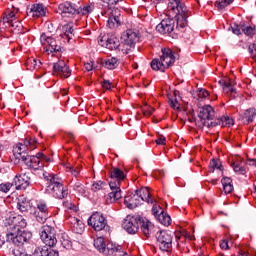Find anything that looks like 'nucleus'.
<instances>
[{
    "mask_svg": "<svg viewBox=\"0 0 256 256\" xmlns=\"http://www.w3.org/2000/svg\"><path fill=\"white\" fill-rule=\"evenodd\" d=\"M5 225H9L10 229L17 231V229H25L27 227V221L21 215L10 212L5 219Z\"/></svg>",
    "mask_w": 256,
    "mask_h": 256,
    "instance_id": "f8f14e48",
    "label": "nucleus"
},
{
    "mask_svg": "<svg viewBox=\"0 0 256 256\" xmlns=\"http://www.w3.org/2000/svg\"><path fill=\"white\" fill-rule=\"evenodd\" d=\"M31 178L27 174H21L14 178L13 185L18 191H24L29 185H31Z\"/></svg>",
    "mask_w": 256,
    "mask_h": 256,
    "instance_id": "412c9836",
    "label": "nucleus"
},
{
    "mask_svg": "<svg viewBox=\"0 0 256 256\" xmlns=\"http://www.w3.org/2000/svg\"><path fill=\"white\" fill-rule=\"evenodd\" d=\"M45 164L43 161L39 160V158L32 156V162L30 163V168L37 170V169H43Z\"/></svg>",
    "mask_w": 256,
    "mask_h": 256,
    "instance_id": "e433bc0d",
    "label": "nucleus"
},
{
    "mask_svg": "<svg viewBox=\"0 0 256 256\" xmlns=\"http://www.w3.org/2000/svg\"><path fill=\"white\" fill-rule=\"evenodd\" d=\"M157 145H165L166 139L164 136H160L158 139H156Z\"/></svg>",
    "mask_w": 256,
    "mask_h": 256,
    "instance_id": "0e129e2a",
    "label": "nucleus"
},
{
    "mask_svg": "<svg viewBox=\"0 0 256 256\" xmlns=\"http://www.w3.org/2000/svg\"><path fill=\"white\" fill-rule=\"evenodd\" d=\"M157 220L159 221V223H161V225H164L165 227H169V225H171V216L165 214L163 211L160 212Z\"/></svg>",
    "mask_w": 256,
    "mask_h": 256,
    "instance_id": "2f4dec72",
    "label": "nucleus"
},
{
    "mask_svg": "<svg viewBox=\"0 0 256 256\" xmlns=\"http://www.w3.org/2000/svg\"><path fill=\"white\" fill-rule=\"evenodd\" d=\"M43 177L44 179H46V181H48L47 185H49V183H51V177H57V175H51L47 172L43 173Z\"/></svg>",
    "mask_w": 256,
    "mask_h": 256,
    "instance_id": "052dcab7",
    "label": "nucleus"
},
{
    "mask_svg": "<svg viewBox=\"0 0 256 256\" xmlns=\"http://www.w3.org/2000/svg\"><path fill=\"white\" fill-rule=\"evenodd\" d=\"M157 245L160 251L169 253L173 249V236L167 231H159L156 233Z\"/></svg>",
    "mask_w": 256,
    "mask_h": 256,
    "instance_id": "1a4fd4ad",
    "label": "nucleus"
},
{
    "mask_svg": "<svg viewBox=\"0 0 256 256\" xmlns=\"http://www.w3.org/2000/svg\"><path fill=\"white\" fill-rule=\"evenodd\" d=\"M86 71H93V62H87L84 64Z\"/></svg>",
    "mask_w": 256,
    "mask_h": 256,
    "instance_id": "338daca9",
    "label": "nucleus"
},
{
    "mask_svg": "<svg viewBox=\"0 0 256 256\" xmlns=\"http://www.w3.org/2000/svg\"><path fill=\"white\" fill-rule=\"evenodd\" d=\"M248 51L251 55V57H256V44H250L248 47Z\"/></svg>",
    "mask_w": 256,
    "mask_h": 256,
    "instance_id": "603ef678",
    "label": "nucleus"
},
{
    "mask_svg": "<svg viewBox=\"0 0 256 256\" xmlns=\"http://www.w3.org/2000/svg\"><path fill=\"white\" fill-rule=\"evenodd\" d=\"M17 208L22 213H25V211H29V209L31 208V203L24 196H20L18 198Z\"/></svg>",
    "mask_w": 256,
    "mask_h": 256,
    "instance_id": "bb28decb",
    "label": "nucleus"
},
{
    "mask_svg": "<svg viewBox=\"0 0 256 256\" xmlns=\"http://www.w3.org/2000/svg\"><path fill=\"white\" fill-rule=\"evenodd\" d=\"M40 41L44 47H46L45 52L48 55H53V53H59L61 52V45L55 40L53 37H47V35L42 34L40 36Z\"/></svg>",
    "mask_w": 256,
    "mask_h": 256,
    "instance_id": "4468645a",
    "label": "nucleus"
},
{
    "mask_svg": "<svg viewBox=\"0 0 256 256\" xmlns=\"http://www.w3.org/2000/svg\"><path fill=\"white\" fill-rule=\"evenodd\" d=\"M168 11L175 14L176 27L183 29L187 26V17H189V10L183 3V0H168Z\"/></svg>",
    "mask_w": 256,
    "mask_h": 256,
    "instance_id": "7ed1b4c3",
    "label": "nucleus"
},
{
    "mask_svg": "<svg viewBox=\"0 0 256 256\" xmlns=\"http://www.w3.org/2000/svg\"><path fill=\"white\" fill-rule=\"evenodd\" d=\"M139 41V36L135 30H126L121 36L122 52L126 55L135 49V44Z\"/></svg>",
    "mask_w": 256,
    "mask_h": 256,
    "instance_id": "0eeeda50",
    "label": "nucleus"
},
{
    "mask_svg": "<svg viewBox=\"0 0 256 256\" xmlns=\"http://www.w3.org/2000/svg\"><path fill=\"white\" fill-rule=\"evenodd\" d=\"M103 3H107V5H117L119 1L123 0H102Z\"/></svg>",
    "mask_w": 256,
    "mask_h": 256,
    "instance_id": "69168bd1",
    "label": "nucleus"
},
{
    "mask_svg": "<svg viewBox=\"0 0 256 256\" xmlns=\"http://www.w3.org/2000/svg\"><path fill=\"white\" fill-rule=\"evenodd\" d=\"M94 247L99 253L105 256H129V254L123 250V246L113 244L112 242L106 244L105 238L102 236L94 240Z\"/></svg>",
    "mask_w": 256,
    "mask_h": 256,
    "instance_id": "20e7f679",
    "label": "nucleus"
},
{
    "mask_svg": "<svg viewBox=\"0 0 256 256\" xmlns=\"http://www.w3.org/2000/svg\"><path fill=\"white\" fill-rule=\"evenodd\" d=\"M98 44L101 45V47L110 49V51H115V49H119V47H121L119 38L113 35L110 36L109 34L100 35L98 38Z\"/></svg>",
    "mask_w": 256,
    "mask_h": 256,
    "instance_id": "ddd939ff",
    "label": "nucleus"
},
{
    "mask_svg": "<svg viewBox=\"0 0 256 256\" xmlns=\"http://www.w3.org/2000/svg\"><path fill=\"white\" fill-rule=\"evenodd\" d=\"M46 256H59V252L48 247V255Z\"/></svg>",
    "mask_w": 256,
    "mask_h": 256,
    "instance_id": "e2e57ef3",
    "label": "nucleus"
},
{
    "mask_svg": "<svg viewBox=\"0 0 256 256\" xmlns=\"http://www.w3.org/2000/svg\"><path fill=\"white\" fill-rule=\"evenodd\" d=\"M35 143H37V140L35 138L25 139L24 143H19L13 148L14 155H21V153H27V151L30 149V151H33L35 149Z\"/></svg>",
    "mask_w": 256,
    "mask_h": 256,
    "instance_id": "dca6fc26",
    "label": "nucleus"
},
{
    "mask_svg": "<svg viewBox=\"0 0 256 256\" xmlns=\"http://www.w3.org/2000/svg\"><path fill=\"white\" fill-rule=\"evenodd\" d=\"M139 223H141V220L139 218L128 215L123 223L122 227L129 233L130 235H135L137 231H139Z\"/></svg>",
    "mask_w": 256,
    "mask_h": 256,
    "instance_id": "2eb2a0df",
    "label": "nucleus"
},
{
    "mask_svg": "<svg viewBox=\"0 0 256 256\" xmlns=\"http://www.w3.org/2000/svg\"><path fill=\"white\" fill-rule=\"evenodd\" d=\"M220 247H221V249H224V250H227V249H229V240H222L221 242H220Z\"/></svg>",
    "mask_w": 256,
    "mask_h": 256,
    "instance_id": "13d9d810",
    "label": "nucleus"
},
{
    "mask_svg": "<svg viewBox=\"0 0 256 256\" xmlns=\"http://www.w3.org/2000/svg\"><path fill=\"white\" fill-rule=\"evenodd\" d=\"M42 63L38 59H29L26 61V67L28 71H33L34 69H40Z\"/></svg>",
    "mask_w": 256,
    "mask_h": 256,
    "instance_id": "473e14b6",
    "label": "nucleus"
},
{
    "mask_svg": "<svg viewBox=\"0 0 256 256\" xmlns=\"http://www.w3.org/2000/svg\"><path fill=\"white\" fill-rule=\"evenodd\" d=\"M53 74L67 79V77H71V69H69L65 61L60 60L53 64Z\"/></svg>",
    "mask_w": 256,
    "mask_h": 256,
    "instance_id": "6ab92c4d",
    "label": "nucleus"
},
{
    "mask_svg": "<svg viewBox=\"0 0 256 256\" xmlns=\"http://www.w3.org/2000/svg\"><path fill=\"white\" fill-rule=\"evenodd\" d=\"M225 195H229L233 191V184L223 186Z\"/></svg>",
    "mask_w": 256,
    "mask_h": 256,
    "instance_id": "4d7b16f0",
    "label": "nucleus"
},
{
    "mask_svg": "<svg viewBox=\"0 0 256 256\" xmlns=\"http://www.w3.org/2000/svg\"><path fill=\"white\" fill-rule=\"evenodd\" d=\"M31 237H32L31 232H25L19 228L7 234V239L9 241H12L14 245H17V247H19V245H23L24 243H27V241H29Z\"/></svg>",
    "mask_w": 256,
    "mask_h": 256,
    "instance_id": "9b49d317",
    "label": "nucleus"
},
{
    "mask_svg": "<svg viewBox=\"0 0 256 256\" xmlns=\"http://www.w3.org/2000/svg\"><path fill=\"white\" fill-rule=\"evenodd\" d=\"M65 32L63 35V39H68V42L71 41V39H73V27H71V25H67L66 27H64Z\"/></svg>",
    "mask_w": 256,
    "mask_h": 256,
    "instance_id": "a19ab883",
    "label": "nucleus"
},
{
    "mask_svg": "<svg viewBox=\"0 0 256 256\" xmlns=\"http://www.w3.org/2000/svg\"><path fill=\"white\" fill-rule=\"evenodd\" d=\"M8 26L12 27L13 33H15L16 35H19V29H17V27H21V22H18V21L8 22Z\"/></svg>",
    "mask_w": 256,
    "mask_h": 256,
    "instance_id": "c03bdc74",
    "label": "nucleus"
},
{
    "mask_svg": "<svg viewBox=\"0 0 256 256\" xmlns=\"http://www.w3.org/2000/svg\"><path fill=\"white\" fill-rule=\"evenodd\" d=\"M46 193L56 199H65L69 195V190L63 186L61 179L57 176H51L50 183L46 187Z\"/></svg>",
    "mask_w": 256,
    "mask_h": 256,
    "instance_id": "423d86ee",
    "label": "nucleus"
},
{
    "mask_svg": "<svg viewBox=\"0 0 256 256\" xmlns=\"http://www.w3.org/2000/svg\"><path fill=\"white\" fill-rule=\"evenodd\" d=\"M35 157H37L38 159H39V161H49V158L47 157V156H45V154H43V153H37V155L35 156Z\"/></svg>",
    "mask_w": 256,
    "mask_h": 256,
    "instance_id": "bf43d9fd",
    "label": "nucleus"
},
{
    "mask_svg": "<svg viewBox=\"0 0 256 256\" xmlns=\"http://www.w3.org/2000/svg\"><path fill=\"white\" fill-rule=\"evenodd\" d=\"M38 213L36 215V219L39 223H45L49 218V207L43 201L37 203Z\"/></svg>",
    "mask_w": 256,
    "mask_h": 256,
    "instance_id": "4be33fe9",
    "label": "nucleus"
},
{
    "mask_svg": "<svg viewBox=\"0 0 256 256\" xmlns=\"http://www.w3.org/2000/svg\"><path fill=\"white\" fill-rule=\"evenodd\" d=\"M63 207H65V209H70L75 211V209H77V206H75V204H73V202L67 200L65 202H63Z\"/></svg>",
    "mask_w": 256,
    "mask_h": 256,
    "instance_id": "a18cd8bd",
    "label": "nucleus"
},
{
    "mask_svg": "<svg viewBox=\"0 0 256 256\" xmlns=\"http://www.w3.org/2000/svg\"><path fill=\"white\" fill-rule=\"evenodd\" d=\"M243 162V158L239 157L236 162L232 164L235 173H239L240 175H245V173H247V168H245V166H242Z\"/></svg>",
    "mask_w": 256,
    "mask_h": 256,
    "instance_id": "cd10ccee",
    "label": "nucleus"
},
{
    "mask_svg": "<svg viewBox=\"0 0 256 256\" xmlns=\"http://www.w3.org/2000/svg\"><path fill=\"white\" fill-rule=\"evenodd\" d=\"M45 13H47V8L43 4H33L27 8L28 17H44Z\"/></svg>",
    "mask_w": 256,
    "mask_h": 256,
    "instance_id": "5701e85b",
    "label": "nucleus"
},
{
    "mask_svg": "<svg viewBox=\"0 0 256 256\" xmlns=\"http://www.w3.org/2000/svg\"><path fill=\"white\" fill-rule=\"evenodd\" d=\"M121 25V10L114 8L110 14L107 21V27L109 29H117Z\"/></svg>",
    "mask_w": 256,
    "mask_h": 256,
    "instance_id": "aec40b11",
    "label": "nucleus"
},
{
    "mask_svg": "<svg viewBox=\"0 0 256 256\" xmlns=\"http://www.w3.org/2000/svg\"><path fill=\"white\" fill-rule=\"evenodd\" d=\"M101 85L103 89L111 90V82L109 80H103Z\"/></svg>",
    "mask_w": 256,
    "mask_h": 256,
    "instance_id": "6e6d98bb",
    "label": "nucleus"
},
{
    "mask_svg": "<svg viewBox=\"0 0 256 256\" xmlns=\"http://www.w3.org/2000/svg\"><path fill=\"white\" fill-rule=\"evenodd\" d=\"M231 3H233V0H222L220 2H216L215 6L221 11L222 9H225L227 5H231Z\"/></svg>",
    "mask_w": 256,
    "mask_h": 256,
    "instance_id": "37998d69",
    "label": "nucleus"
},
{
    "mask_svg": "<svg viewBox=\"0 0 256 256\" xmlns=\"http://www.w3.org/2000/svg\"><path fill=\"white\" fill-rule=\"evenodd\" d=\"M14 156L16 157V159L23 161V163H25L27 167L31 166V163L33 162V157H34L27 154V152H20V154H14Z\"/></svg>",
    "mask_w": 256,
    "mask_h": 256,
    "instance_id": "c756f323",
    "label": "nucleus"
},
{
    "mask_svg": "<svg viewBox=\"0 0 256 256\" xmlns=\"http://www.w3.org/2000/svg\"><path fill=\"white\" fill-rule=\"evenodd\" d=\"M221 183H222L223 187H226L227 185H232L231 183H233V180H231L230 177H224L221 180Z\"/></svg>",
    "mask_w": 256,
    "mask_h": 256,
    "instance_id": "5fc2aeb1",
    "label": "nucleus"
},
{
    "mask_svg": "<svg viewBox=\"0 0 256 256\" xmlns=\"http://www.w3.org/2000/svg\"><path fill=\"white\" fill-rule=\"evenodd\" d=\"M198 95L202 99H207V97L209 96V91H207L206 89L200 88L198 89Z\"/></svg>",
    "mask_w": 256,
    "mask_h": 256,
    "instance_id": "09e8293b",
    "label": "nucleus"
},
{
    "mask_svg": "<svg viewBox=\"0 0 256 256\" xmlns=\"http://www.w3.org/2000/svg\"><path fill=\"white\" fill-rule=\"evenodd\" d=\"M5 17L3 18V23H11L12 21H15L16 17H15V11H11V10H8L6 13H5Z\"/></svg>",
    "mask_w": 256,
    "mask_h": 256,
    "instance_id": "58836bf2",
    "label": "nucleus"
},
{
    "mask_svg": "<svg viewBox=\"0 0 256 256\" xmlns=\"http://www.w3.org/2000/svg\"><path fill=\"white\" fill-rule=\"evenodd\" d=\"M153 111H155V108L151 106H147L143 109V113L146 117H151V115H153Z\"/></svg>",
    "mask_w": 256,
    "mask_h": 256,
    "instance_id": "de8ad7c7",
    "label": "nucleus"
},
{
    "mask_svg": "<svg viewBox=\"0 0 256 256\" xmlns=\"http://www.w3.org/2000/svg\"><path fill=\"white\" fill-rule=\"evenodd\" d=\"M232 33H234V35H241V25H237L235 24L234 26L231 27Z\"/></svg>",
    "mask_w": 256,
    "mask_h": 256,
    "instance_id": "864d4df0",
    "label": "nucleus"
},
{
    "mask_svg": "<svg viewBox=\"0 0 256 256\" xmlns=\"http://www.w3.org/2000/svg\"><path fill=\"white\" fill-rule=\"evenodd\" d=\"M49 255V246L36 247L31 256H47Z\"/></svg>",
    "mask_w": 256,
    "mask_h": 256,
    "instance_id": "72a5a7b5",
    "label": "nucleus"
},
{
    "mask_svg": "<svg viewBox=\"0 0 256 256\" xmlns=\"http://www.w3.org/2000/svg\"><path fill=\"white\" fill-rule=\"evenodd\" d=\"M58 13L62 15V17H71V15H75V13H77V10L73 5H71V3L65 2L59 5Z\"/></svg>",
    "mask_w": 256,
    "mask_h": 256,
    "instance_id": "393cba45",
    "label": "nucleus"
},
{
    "mask_svg": "<svg viewBox=\"0 0 256 256\" xmlns=\"http://www.w3.org/2000/svg\"><path fill=\"white\" fill-rule=\"evenodd\" d=\"M91 11H93V6H85L83 8V14L85 15V13H91Z\"/></svg>",
    "mask_w": 256,
    "mask_h": 256,
    "instance_id": "774afa93",
    "label": "nucleus"
},
{
    "mask_svg": "<svg viewBox=\"0 0 256 256\" xmlns=\"http://www.w3.org/2000/svg\"><path fill=\"white\" fill-rule=\"evenodd\" d=\"M244 165H249L250 167H256V159H248L244 162Z\"/></svg>",
    "mask_w": 256,
    "mask_h": 256,
    "instance_id": "680f3d73",
    "label": "nucleus"
},
{
    "mask_svg": "<svg viewBox=\"0 0 256 256\" xmlns=\"http://www.w3.org/2000/svg\"><path fill=\"white\" fill-rule=\"evenodd\" d=\"M219 85L222 87L223 93L235 99L237 97V90L235 89V81L230 78H224L219 81Z\"/></svg>",
    "mask_w": 256,
    "mask_h": 256,
    "instance_id": "f3484780",
    "label": "nucleus"
},
{
    "mask_svg": "<svg viewBox=\"0 0 256 256\" xmlns=\"http://www.w3.org/2000/svg\"><path fill=\"white\" fill-rule=\"evenodd\" d=\"M136 194L139 196L141 201H146V203H153V199H151V192H149V188H142L140 190H136Z\"/></svg>",
    "mask_w": 256,
    "mask_h": 256,
    "instance_id": "a878e982",
    "label": "nucleus"
},
{
    "mask_svg": "<svg viewBox=\"0 0 256 256\" xmlns=\"http://www.w3.org/2000/svg\"><path fill=\"white\" fill-rule=\"evenodd\" d=\"M61 245L64 249H71V247L73 246V244L71 243V240L69 239L68 235H62L61 237Z\"/></svg>",
    "mask_w": 256,
    "mask_h": 256,
    "instance_id": "4c0bfd02",
    "label": "nucleus"
},
{
    "mask_svg": "<svg viewBox=\"0 0 256 256\" xmlns=\"http://www.w3.org/2000/svg\"><path fill=\"white\" fill-rule=\"evenodd\" d=\"M169 105L170 107H172V109H179V101L177 100V98L173 99H169Z\"/></svg>",
    "mask_w": 256,
    "mask_h": 256,
    "instance_id": "3c124183",
    "label": "nucleus"
},
{
    "mask_svg": "<svg viewBox=\"0 0 256 256\" xmlns=\"http://www.w3.org/2000/svg\"><path fill=\"white\" fill-rule=\"evenodd\" d=\"M102 65L106 69H116V67H119V60L115 57L107 58L102 62Z\"/></svg>",
    "mask_w": 256,
    "mask_h": 256,
    "instance_id": "7c9ffc66",
    "label": "nucleus"
},
{
    "mask_svg": "<svg viewBox=\"0 0 256 256\" xmlns=\"http://www.w3.org/2000/svg\"><path fill=\"white\" fill-rule=\"evenodd\" d=\"M74 191L80 195H85V186L81 182H72Z\"/></svg>",
    "mask_w": 256,
    "mask_h": 256,
    "instance_id": "79ce46f5",
    "label": "nucleus"
},
{
    "mask_svg": "<svg viewBox=\"0 0 256 256\" xmlns=\"http://www.w3.org/2000/svg\"><path fill=\"white\" fill-rule=\"evenodd\" d=\"M124 205L125 207H127V209H136V207H139V205H141V200L139 199V195L135 193V194H129L128 196H125Z\"/></svg>",
    "mask_w": 256,
    "mask_h": 256,
    "instance_id": "b1692460",
    "label": "nucleus"
},
{
    "mask_svg": "<svg viewBox=\"0 0 256 256\" xmlns=\"http://www.w3.org/2000/svg\"><path fill=\"white\" fill-rule=\"evenodd\" d=\"M256 109L250 108L244 112V119L247 123H253V119H255Z\"/></svg>",
    "mask_w": 256,
    "mask_h": 256,
    "instance_id": "f704fd0d",
    "label": "nucleus"
},
{
    "mask_svg": "<svg viewBox=\"0 0 256 256\" xmlns=\"http://www.w3.org/2000/svg\"><path fill=\"white\" fill-rule=\"evenodd\" d=\"M13 185L15 184H0V191H2L3 193H8V191L11 190V187H13Z\"/></svg>",
    "mask_w": 256,
    "mask_h": 256,
    "instance_id": "49530a36",
    "label": "nucleus"
},
{
    "mask_svg": "<svg viewBox=\"0 0 256 256\" xmlns=\"http://www.w3.org/2000/svg\"><path fill=\"white\" fill-rule=\"evenodd\" d=\"M198 117L203 125V127H217V125H221V127H229L233 125V120L229 118V116H222L215 121L213 118L215 117V110L211 107V105H205L200 108Z\"/></svg>",
    "mask_w": 256,
    "mask_h": 256,
    "instance_id": "f257e3e1",
    "label": "nucleus"
},
{
    "mask_svg": "<svg viewBox=\"0 0 256 256\" xmlns=\"http://www.w3.org/2000/svg\"><path fill=\"white\" fill-rule=\"evenodd\" d=\"M241 31H243L244 35H247V37H253V35H255V28L244 26V24H241Z\"/></svg>",
    "mask_w": 256,
    "mask_h": 256,
    "instance_id": "ea45409f",
    "label": "nucleus"
},
{
    "mask_svg": "<svg viewBox=\"0 0 256 256\" xmlns=\"http://www.w3.org/2000/svg\"><path fill=\"white\" fill-rule=\"evenodd\" d=\"M40 239L46 247H55L57 245V231L51 226H43L40 229Z\"/></svg>",
    "mask_w": 256,
    "mask_h": 256,
    "instance_id": "6e6552de",
    "label": "nucleus"
},
{
    "mask_svg": "<svg viewBox=\"0 0 256 256\" xmlns=\"http://www.w3.org/2000/svg\"><path fill=\"white\" fill-rule=\"evenodd\" d=\"M127 177L125 175V172H123L121 169L117 167H113L110 170V182H109V187H110V192L106 198V203L111 204L115 203V201H119L122 197V192H121V181H124V179Z\"/></svg>",
    "mask_w": 256,
    "mask_h": 256,
    "instance_id": "f03ea898",
    "label": "nucleus"
},
{
    "mask_svg": "<svg viewBox=\"0 0 256 256\" xmlns=\"http://www.w3.org/2000/svg\"><path fill=\"white\" fill-rule=\"evenodd\" d=\"M215 169L218 171H222L223 166L221 165V162L217 159H212V161L209 164V173H215Z\"/></svg>",
    "mask_w": 256,
    "mask_h": 256,
    "instance_id": "c9c22d12",
    "label": "nucleus"
},
{
    "mask_svg": "<svg viewBox=\"0 0 256 256\" xmlns=\"http://www.w3.org/2000/svg\"><path fill=\"white\" fill-rule=\"evenodd\" d=\"M156 31L162 35H171L175 31V20L164 19L156 26Z\"/></svg>",
    "mask_w": 256,
    "mask_h": 256,
    "instance_id": "a211bd4d",
    "label": "nucleus"
},
{
    "mask_svg": "<svg viewBox=\"0 0 256 256\" xmlns=\"http://www.w3.org/2000/svg\"><path fill=\"white\" fill-rule=\"evenodd\" d=\"M173 63H175V55L173 54V50L163 48L160 59H153L151 61V67L153 71H162V73H165V69L171 67Z\"/></svg>",
    "mask_w": 256,
    "mask_h": 256,
    "instance_id": "39448f33",
    "label": "nucleus"
},
{
    "mask_svg": "<svg viewBox=\"0 0 256 256\" xmlns=\"http://www.w3.org/2000/svg\"><path fill=\"white\" fill-rule=\"evenodd\" d=\"M141 231L145 237H150L151 233H153V224L149 220L142 221Z\"/></svg>",
    "mask_w": 256,
    "mask_h": 256,
    "instance_id": "c85d7f7f",
    "label": "nucleus"
},
{
    "mask_svg": "<svg viewBox=\"0 0 256 256\" xmlns=\"http://www.w3.org/2000/svg\"><path fill=\"white\" fill-rule=\"evenodd\" d=\"M103 189V182L98 181L92 185V191H101Z\"/></svg>",
    "mask_w": 256,
    "mask_h": 256,
    "instance_id": "8fccbe9b",
    "label": "nucleus"
},
{
    "mask_svg": "<svg viewBox=\"0 0 256 256\" xmlns=\"http://www.w3.org/2000/svg\"><path fill=\"white\" fill-rule=\"evenodd\" d=\"M88 225L96 231H109V225L103 214L99 212L93 213L88 219Z\"/></svg>",
    "mask_w": 256,
    "mask_h": 256,
    "instance_id": "9d476101",
    "label": "nucleus"
}]
</instances>
